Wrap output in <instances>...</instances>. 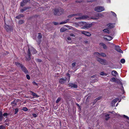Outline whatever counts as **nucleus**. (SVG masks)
I'll return each mask as SVG.
<instances>
[{"label":"nucleus","mask_w":129,"mask_h":129,"mask_svg":"<svg viewBox=\"0 0 129 129\" xmlns=\"http://www.w3.org/2000/svg\"><path fill=\"white\" fill-rule=\"evenodd\" d=\"M3 116H0V121H2L3 119Z\"/></svg>","instance_id":"4d7b16f0"},{"label":"nucleus","mask_w":129,"mask_h":129,"mask_svg":"<svg viewBox=\"0 0 129 129\" xmlns=\"http://www.w3.org/2000/svg\"><path fill=\"white\" fill-rule=\"evenodd\" d=\"M107 38H105V39L107 41H110L112 40L113 38L112 37L109 36H107Z\"/></svg>","instance_id":"412c9836"},{"label":"nucleus","mask_w":129,"mask_h":129,"mask_svg":"<svg viewBox=\"0 0 129 129\" xmlns=\"http://www.w3.org/2000/svg\"><path fill=\"white\" fill-rule=\"evenodd\" d=\"M26 77L28 80H29L30 79V76L28 75H26Z\"/></svg>","instance_id":"a18cd8bd"},{"label":"nucleus","mask_w":129,"mask_h":129,"mask_svg":"<svg viewBox=\"0 0 129 129\" xmlns=\"http://www.w3.org/2000/svg\"><path fill=\"white\" fill-rule=\"evenodd\" d=\"M109 114H107L105 115V117H106L105 120H108L110 118V117H109Z\"/></svg>","instance_id":"cd10ccee"},{"label":"nucleus","mask_w":129,"mask_h":129,"mask_svg":"<svg viewBox=\"0 0 129 129\" xmlns=\"http://www.w3.org/2000/svg\"><path fill=\"white\" fill-rule=\"evenodd\" d=\"M112 81L114 82H115L116 81V79L115 78H113L112 79Z\"/></svg>","instance_id":"37998d69"},{"label":"nucleus","mask_w":129,"mask_h":129,"mask_svg":"<svg viewBox=\"0 0 129 129\" xmlns=\"http://www.w3.org/2000/svg\"><path fill=\"white\" fill-rule=\"evenodd\" d=\"M64 10L61 8L59 7L57 9V15L59 16L64 12Z\"/></svg>","instance_id":"20e7f679"},{"label":"nucleus","mask_w":129,"mask_h":129,"mask_svg":"<svg viewBox=\"0 0 129 129\" xmlns=\"http://www.w3.org/2000/svg\"><path fill=\"white\" fill-rule=\"evenodd\" d=\"M32 115L34 117H36L37 116V115L36 114L33 113L32 114Z\"/></svg>","instance_id":"de8ad7c7"},{"label":"nucleus","mask_w":129,"mask_h":129,"mask_svg":"<svg viewBox=\"0 0 129 129\" xmlns=\"http://www.w3.org/2000/svg\"><path fill=\"white\" fill-rule=\"evenodd\" d=\"M9 115L7 114V113H5L3 114V116L4 117H6L8 115Z\"/></svg>","instance_id":"c03bdc74"},{"label":"nucleus","mask_w":129,"mask_h":129,"mask_svg":"<svg viewBox=\"0 0 129 129\" xmlns=\"http://www.w3.org/2000/svg\"><path fill=\"white\" fill-rule=\"evenodd\" d=\"M66 75L67 76V78L66 77L65 79L61 78L59 80V82L61 84L64 83L67 81H68V82L70 81V74L69 73H67L66 74Z\"/></svg>","instance_id":"f257e3e1"},{"label":"nucleus","mask_w":129,"mask_h":129,"mask_svg":"<svg viewBox=\"0 0 129 129\" xmlns=\"http://www.w3.org/2000/svg\"><path fill=\"white\" fill-rule=\"evenodd\" d=\"M22 110L25 111H26L28 110L27 108L26 107H23Z\"/></svg>","instance_id":"58836bf2"},{"label":"nucleus","mask_w":129,"mask_h":129,"mask_svg":"<svg viewBox=\"0 0 129 129\" xmlns=\"http://www.w3.org/2000/svg\"><path fill=\"white\" fill-rule=\"evenodd\" d=\"M99 45L103 47V48L104 49H106L107 48V47L106 45L102 43H101L99 44Z\"/></svg>","instance_id":"2eb2a0df"},{"label":"nucleus","mask_w":129,"mask_h":129,"mask_svg":"<svg viewBox=\"0 0 129 129\" xmlns=\"http://www.w3.org/2000/svg\"><path fill=\"white\" fill-rule=\"evenodd\" d=\"M97 14L99 17V19L100 17H102L103 16V15L101 13H98Z\"/></svg>","instance_id":"2f4dec72"},{"label":"nucleus","mask_w":129,"mask_h":129,"mask_svg":"<svg viewBox=\"0 0 129 129\" xmlns=\"http://www.w3.org/2000/svg\"><path fill=\"white\" fill-rule=\"evenodd\" d=\"M95 77V75H93V76H91V77L92 78H94Z\"/></svg>","instance_id":"0e129e2a"},{"label":"nucleus","mask_w":129,"mask_h":129,"mask_svg":"<svg viewBox=\"0 0 129 129\" xmlns=\"http://www.w3.org/2000/svg\"><path fill=\"white\" fill-rule=\"evenodd\" d=\"M0 129H5V127L3 125H0Z\"/></svg>","instance_id":"79ce46f5"},{"label":"nucleus","mask_w":129,"mask_h":129,"mask_svg":"<svg viewBox=\"0 0 129 129\" xmlns=\"http://www.w3.org/2000/svg\"><path fill=\"white\" fill-rule=\"evenodd\" d=\"M66 30V29L65 28H61L60 30V31L62 32Z\"/></svg>","instance_id":"473e14b6"},{"label":"nucleus","mask_w":129,"mask_h":129,"mask_svg":"<svg viewBox=\"0 0 129 129\" xmlns=\"http://www.w3.org/2000/svg\"><path fill=\"white\" fill-rule=\"evenodd\" d=\"M88 17V16L87 15H84L80 17L76 18L77 19L80 20L86 19Z\"/></svg>","instance_id":"ddd939ff"},{"label":"nucleus","mask_w":129,"mask_h":129,"mask_svg":"<svg viewBox=\"0 0 129 129\" xmlns=\"http://www.w3.org/2000/svg\"><path fill=\"white\" fill-rule=\"evenodd\" d=\"M121 101V100H120L118 102H120Z\"/></svg>","instance_id":"774afa93"},{"label":"nucleus","mask_w":129,"mask_h":129,"mask_svg":"<svg viewBox=\"0 0 129 129\" xmlns=\"http://www.w3.org/2000/svg\"><path fill=\"white\" fill-rule=\"evenodd\" d=\"M100 55L103 57H105L107 56L106 55L105 53L103 52H101L100 53Z\"/></svg>","instance_id":"c85d7f7f"},{"label":"nucleus","mask_w":129,"mask_h":129,"mask_svg":"<svg viewBox=\"0 0 129 129\" xmlns=\"http://www.w3.org/2000/svg\"><path fill=\"white\" fill-rule=\"evenodd\" d=\"M97 101H98L96 100V99H95L94 100L93 102V104H94L97 102Z\"/></svg>","instance_id":"8fccbe9b"},{"label":"nucleus","mask_w":129,"mask_h":129,"mask_svg":"<svg viewBox=\"0 0 129 129\" xmlns=\"http://www.w3.org/2000/svg\"><path fill=\"white\" fill-rule=\"evenodd\" d=\"M107 26H108L109 28L110 29L113 28L114 27V26L113 24L111 23H109L107 24Z\"/></svg>","instance_id":"dca6fc26"},{"label":"nucleus","mask_w":129,"mask_h":129,"mask_svg":"<svg viewBox=\"0 0 129 129\" xmlns=\"http://www.w3.org/2000/svg\"><path fill=\"white\" fill-rule=\"evenodd\" d=\"M36 60L38 62H40L42 61V60L40 59H37Z\"/></svg>","instance_id":"864d4df0"},{"label":"nucleus","mask_w":129,"mask_h":129,"mask_svg":"<svg viewBox=\"0 0 129 129\" xmlns=\"http://www.w3.org/2000/svg\"><path fill=\"white\" fill-rule=\"evenodd\" d=\"M70 20L69 19H68L66 20L65 21H64L61 22L59 23L60 24H65L66 23H67Z\"/></svg>","instance_id":"5701e85b"},{"label":"nucleus","mask_w":129,"mask_h":129,"mask_svg":"<svg viewBox=\"0 0 129 129\" xmlns=\"http://www.w3.org/2000/svg\"><path fill=\"white\" fill-rule=\"evenodd\" d=\"M67 39L69 41H70L71 40V39L70 37H68L67 38Z\"/></svg>","instance_id":"13d9d810"},{"label":"nucleus","mask_w":129,"mask_h":129,"mask_svg":"<svg viewBox=\"0 0 129 129\" xmlns=\"http://www.w3.org/2000/svg\"><path fill=\"white\" fill-rule=\"evenodd\" d=\"M30 92L31 93V95L33 96H35L36 97H38L39 96L36 94L35 93L32 91H30Z\"/></svg>","instance_id":"4be33fe9"},{"label":"nucleus","mask_w":129,"mask_h":129,"mask_svg":"<svg viewBox=\"0 0 129 129\" xmlns=\"http://www.w3.org/2000/svg\"><path fill=\"white\" fill-rule=\"evenodd\" d=\"M95 11L98 12H100L105 10V9L103 7L98 6L95 8Z\"/></svg>","instance_id":"7ed1b4c3"},{"label":"nucleus","mask_w":129,"mask_h":129,"mask_svg":"<svg viewBox=\"0 0 129 129\" xmlns=\"http://www.w3.org/2000/svg\"><path fill=\"white\" fill-rule=\"evenodd\" d=\"M76 62H74L72 63V65L73 67H74L76 66Z\"/></svg>","instance_id":"09e8293b"},{"label":"nucleus","mask_w":129,"mask_h":129,"mask_svg":"<svg viewBox=\"0 0 129 129\" xmlns=\"http://www.w3.org/2000/svg\"><path fill=\"white\" fill-rule=\"evenodd\" d=\"M3 116L2 113V111H0V116Z\"/></svg>","instance_id":"052dcab7"},{"label":"nucleus","mask_w":129,"mask_h":129,"mask_svg":"<svg viewBox=\"0 0 129 129\" xmlns=\"http://www.w3.org/2000/svg\"><path fill=\"white\" fill-rule=\"evenodd\" d=\"M21 69L22 70L25 74L28 73V71L27 69L23 65L21 67Z\"/></svg>","instance_id":"9b49d317"},{"label":"nucleus","mask_w":129,"mask_h":129,"mask_svg":"<svg viewBox=\"0 0 129 129\" xmlns=\"http://www.w3.org/2000/svg\"><path fill=\"white\" fill-rule=\"evenodd\" d=\"M123 117H124L126 118V119H128V120L129 119V118L127 116H126L125 115H123Z\"/></svg>","instance_id":"3c124183"},{"label":"nucleus","mask_w":129,"mask_h":129,"mask_svg":"<svg viewBox=\"0 0 129 129\" xmlns=\"http://www.w3.org/2000/svg\"><path fill=\"white\" fill-rule=\"evenodd\" d=\"M91 18V19L94 20H97L99 19V17H98L97 14L95 15L94 16H92Z\"/></svg>","instance_id":"6ab92c4d"},{"label":"nucleus","mask_w":129,"mask_h":129,"mask_svg":"<svg viewBox=\"0 0 129 129\" xmlns=\"http://www.w3.org/2000/svg\"><path fill=\"white\" fill-rule=\"evenodd\" d=\"M97 60L100 62L101 63L105 65L106 64V60L100 58H97Z\"/></svg>","instance_id":"423d86ee"},{"label":"nucleus","mask_w":129,"mask_h":129,"mask_svg":"<svg viewBox=\"0 0 129 129\" xmlns=\"http://www.w3.org/2000/svg\"><path fill=\"white\" fill-rule=\"evenodd\" d=\"M33 84L35 85H37V84L36 82H35V81H33Z\"/></svg>","instance_id":"5fc2aeb1"},{"label":"nucleus","mask_w":129,"mask_h":129,"mask_svg":"<svg viewBox=\"0 0 129 129\" xmlns=\"http://www.w3.org/2000/svg\"><path fill=\"white\" fill-rule=\"evenodd\" d=\"M15 65L17 67H20L21 68L23 66L22 64L18 62H15Z\"/></svg>","instance_id":"a211bd4d"},{"label":"nucleus","mask_w":129,"mask_h":129,"mask_svg":"<svg viewBox=\"0 0 129 129\" xmlns=\"http://www.w3.org/2000/svg\"><path fill=\"white\" fill-rule=\"evenodd\" d=\"M103 31L105 33H107L109 34L110 33V31L108 28L104 29L103 30Z\"/></svg>","instance_id":"a878e982"},{"label":"nucleus","mask_w":129,"mask_h":129,"mask_svg":"<svg viewBox=\"0 0 129 129\" xmlns=\"http://www.w3.org/2000/svg\"><path fill=\"white\" fill-rule=\"evenodd\" d=\"M38 38L39 39H41L42 37V35L41 33H39V35L38 36Z\"/></svg>","instance_id":"f704fd0d"},{"label":"nucleus","mask_w":129,"mask_h":129,"mask_svg":"<svg viewBox=\"0 0 129 129\" xmlns=\"http://www.w3.org/2000/svg\"><path fill=\"white\" fill-rule=\"evenodd\" d=\"M30 8V7H24L23 9H20V12H23V11H25L26 10Z\"/></svg>","instance_id":"f3484780"},{"label":"nucleus","mask_w":129,"mask_h":129,"mask_svg":"<svg viewBox=\"0 0 129 129\" xmlns=\"http://www.w3.org/2000/svg\"><path fill=\"white\" fill-rule=\"evenodd\" d=\"M121 86H122V89H121V90L123 91V93H124V88L123 86H122V84L121 83Z\"/></svg>","instance_id":"a19ab883"},{"label":"nucleus","mask_w":129,"mask_h":129,"mask_svg":"<svg viewBox=\"0 0 129 129\" xmlns=\"http://www.w3.org/2000/svg\"><path fill=\"white\" fill-rule=\"evenodd\" d=\"M79 15L80 16L81 15V14H72L71 15H69L68 16V18H71L73 17L74 16H75L76 15Z\"/></svg>","instance_id":"393cba45"},{"label":"nucleus","mask_w":129,"mask_h":129,"mask_svg":"<svg viewBox=\"0 0 129 129\" xmlns=\"http://www.w3.org/2000/svg\"><path fill=\"white\" fill-rule=\"evenodd\" d=\"M119 100L118 98H116L113 100L112 102V104H114V105Z\"/></svg>","instance_id":"b1692460"},{"label":"nucleus","mask_w":129,"mask_h":129,"mask_svg":"<svg viewBox=\"0 0 129 129\" xmlns=\"http://www.w3.org/2000/svg\"><path fill=\"white\" fill-rule=\"evenodd\" d=\"M27 55H26L25 58V60L26 61H29L31 59L30 56L31 55V54H29L27 52Z\"/></svg>","instance_id":"6e6552de"},{"label":"nucleus","mask_w":129,"mask_h":129,"mask_svg":"<svg viewBox=\"0 0 129 129\" xmlns=\"http://www.w3.org/2000/svg\"><path fill=\"white\" fill-rule=\"evenodd\" d=\"M125 60L123 58H122L120 60V62L122 63H124L125 62Z\"/></svg>","instance_id":"72a5a7b5"},{"label":"nucleus","mask_w":129,"mask_h":129,"mask_svg":"<svg viewBox=\"0 0 129 129\" xmlns=\"http://www.w3.org/2000/svg\"><path fill=\"white\" fill-rule=\"evenodd\" d=\"M94 54L95 55L99 56L100 55V53L96 52L94 53Z\"/></svg>","instance_id":"e433bc0d"},{"label":"nucleus","mask_w":129,"mask_h":129,"mask_svg":"<svg viewBox=\"0 0 129 129\" xmlns=\"http://www.w3.org/2000/svg\"><path fill=\"white\" fill-rule=\"evenodd\" d=\"M81 33L88 37H89L91 35V34L89 32L84 31H82Z\"/></svg>","instance_id":"1a4fd4ad"},{"label":"nucleus","mask_w":129,"mask_h":129,"mask_svg":"<svg viewBox=\"0 0 129 129\" xmlns=\"http://www.w3.org/2000/svg\"><path fill=\"white\" fill-rule=\"evenodd\" d=\"M24 23V21L22 20H20L19 21V24H22Z\"/></svg>","instance_id":"4c0bfd02"},{"label":"nucleus","mask_w":129,"mask_h":129,"mask_svg":"<svg viewBox=\"0 0 129 129\" xmlns=\"http://www.w3.org/2000/svg\"><path fill=\"white\" fill-rule=\"evenodd\" d=\"M37 52L36 50L33 47L31 46L29 47L27 51L29 54H31V53L33 54H34L36 53Z\"/></svg>","instance_id":"f03ea898"},{"label":"nucleus","mask_w":129,"mask_h":129,"mask_svg":"<svg viewBox=\"0 0 129 129\" xmlns=\"http://www.w3.org/2000/svg\"><path fill=\"white\" fill-rule=\"evenodd\" d=\"M69 86L70 87L74 88H76L77 87V85L76 84L73 83H70L69 84Z\"/></svg>","instance_id":"4468645a"},{"label":"nucleus","mask_w":129,"mask_h":129,"mask_svg":"<svg viewBox=\"0 0 129 129\" xmlns=\"http://www.w3.org/2000/svg\"><path fill=\"white\" fill-rule=\"evenodd\" d=\"M53 24H54V25H56V22H53Z\"/></svg>","instance_id":"680f3d73"},{"label":"nucleus","mask_w":129,"mask_h":129,"mask_svg":"<svg viewBox=\"0 0 129 129\" xmlns=\"http://www.w3.org/2000/svg\"><path fill=\"white\" fill-rule=\"evenodd\" d=\"M92 24H87L82 27V28L83 29L85 28H88L92 26Z\"/></svg>","instance_id":"f8f14e48"},{"label":"nucleus","mask_w":129,"mask_h":129,"mask_svg":"<svg viewBox=\"0 0 129 129\" xmlns=\"http://www.w3.org/2000/svg\"><path fill=\"white\" fill-rule=\"evenodd\" d=\"M109 113H113V112H109Z\"/></svg>","instance_id":"338daca9"},{"label":"nucleus","mask_w":129,"mask_h":129,"mask_svg":"<svg viewBox=\"0 0 129 129\" xmlns=\"http://www.w3.org/2000/svg\"><path fill=\"white\" fill-rule=\"evenodd\" d=\"M115 49L117 51L121 53H123V51L120 48V47L118 46H115Z\"/></svg>","instance_id":"9d476101"},{"label":"nucleus","mask_w":129,"mask_h":129,"mask_svg":"<svg viewBox=\"0 0 129 129\" xmlns=\"http://www.w3.org/2000/svg\"><path fill=\"white\" fill-rule=\"evenodd\" d=\"M24 16V15L23 14H21L17 16L16 17V19H19L22 17H23Z\"/></svg>","instance_id":"bb28decb"},{"label":"nucleus","mask_w":129,"mask_h":129,"mask_svg":"<svg viewBox=\"0 0 129 129\" xmlns=\"http://www.w3.org/2000/svg\"><path fill=\"white\" fill-rule=\"evenodd\" d=\"M15 110V113L14 114H16L19 111V109L18 108H16L14 109Z\"/></svg>","instance_id":"7c9ffc66"},{"label":"nucleus","mask_w":129,"mask_h":129,"mask_svg":"<svg viewBox=\"0 0 129 129\" xmlns=\"http://www.w3.org/2000/svg\"><path fill=\"white\" fill-rule=\"evenodd\" d=\"M76 105H77V106L78 107H80V105H79V104H78L77 103V104H76Z\"/></svg>","instance_id":"69168bd1"},{"label":"nucleus","mask_w":129,"mask_h":129,"mask_svg":"<svg viewBox=\"0 0 129 129\" xmlns=\"http://www.w3.org/2000/svg\"><path fill=\"white\" fill-rule=\"evenodd\" d=\"M5 23V28L8 32L11 31L12 30V27L11 26H9Z\"/></svg>","instance_id":"39448f33"},{"label":"nucleus","mask_w":129,"mask_h":129,"mask_svg":"<svg viewBox=\"0 0 129 129\" xmlns=\"http://www.w3.org/2000/svg\"><path fill=\"white\" fill-rule=\"evenodd\" d=\"M100 75L102 76H106L107 74L106 73H105L104 72H102L100 73Z\"/></svg>","instance_id":"c756f323"},{"label":"nucleus","mask_w":129,"mask_h":129,"mask_svg":"<svg viewBox=\"0 0 129 129\" xmlns=\"http://www.w3.org/2000/svg\"><path fill=\"white\" fill-rule=\"evenodd\" d=\"M101 97H98V98H96V100L97 101H98L99 100H100L101 99Z\"/></svg>","instance_id":"6e6d98bb"},{"label":"nucleus","mask_w":129,"mask_h":129,"mask_svg":"<svg viewBox=\"0 0 129 129\" xmlns=\"http://www.w3.org/2000/svg\"><path fill=\"white\" fill-rule=\"evenodd\" d=\"M19 100H15L11 103V104L13 107H15L17 105V103L18 102Z\"/></svg>","instance_id":"0eeeda50"},{"label":"nucleus","mask_w":129,"mask_h":129,"mask_svg":"<svg viewBox=\"0 0 129 129\" xmlns=\"http://www.w3.org/2000/svg\"><path fill=\"white\" fill-rule=\"evenodd\" d=\"M30 1L29 0H23V2L25 3L26 4L28 2Z\"/></svg>","instance_id":"ea45409f"},{"label":"nucleus","mask_w":129,"mask_h":129,"mask_svg":"<svg viewBox=\"0 0 129 129\" xmlns=\"http://www.w3.org/2000/svg\"><path fill=\"white\" fill-rule=\"evenodd\" d=\"M111 13H112V15L115 17H116V14L114 12L111 11Z\"/></svg>","instance_id":"c9c22d12"},{"label":"nucleus","mask_w":129,"mask_h":129,"mask_svg":"<svg viewBox=\"0 0 129 129\" xmlns=\"http://www.w3.org/2000/svg\"><path fill=\"white\" fill-rule=\"evenodd\" d=\"M25 3L23 1L21 3L20 6L22 7L25 4Z\"/></svg>","instance_id":"49530a36"},{"label":"nucleus","mask_w":129,"mask_h":129,"mask_svg":"<svg viewBox=\"0 0 129 129\" xmlns=\"http://www.w3.org/2000/svg\"><path fill=\"white\" fill-rule=\"evenodd\" d=\"M70 36H72V37H75V35H74L73 34H71L70 35Z\"/></svg>","instance_id":"bf43d9fd"},{"label":"nucleus","mask_w":129,"mask_h":129,"mask_svg":"<svg viewBox=\"0 0 129 129\" xmlns=\"http://www.w3.org/2000/svg\"><path fill=\"white\" fill-rule=\"evenodd\" d=\"M111 74L113 76H115L118 74V73L116 71L113 70L111 72Z\"/></svg>","instance_id":"aec40b11"},{"label":"nucleus","mask_w":129,"mask_h":129,"mask_svg":"<svg viewBox=\"0 0 129 129\" xmlns=\"http://www.w3.org/2000/svg\"><path fill=\"white\" fill-rule=\"evenodd\" d=\"M61 98L59 97L57 99V103L59 102L61 100Z\"/></svg>","instance_id":"603ef678"},{"label":"nucleus","mask_w":129,"mask_h":129,"mask_svg":"<svg viewBox=\"0 0 129 129\" xmlns=\"http://www.w3.org/2000/svg\"><path fill=\"white\" fill-rule=\"evenodd\" d=\"M54 14L55 15H56V10H55L54 11Z\"/></svg>","instance_id":"e2e57ef3"}]
</instances>
